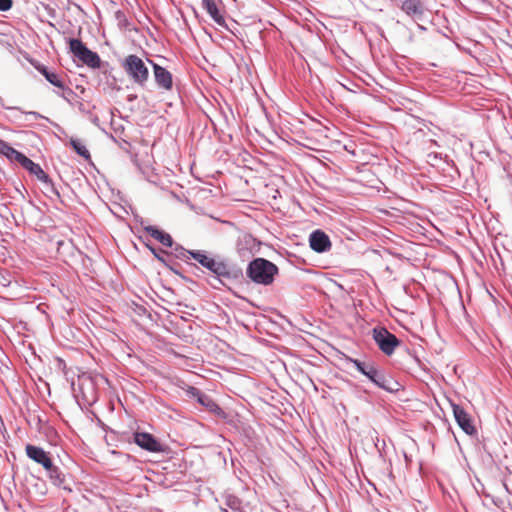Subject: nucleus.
Here are the masks:
<instances>
[{
    "instance_id": "f257e3e1",
    "label": "nucleus",
    "mask_w": 512,
    "mask_h": 512,
    "mask_svg": "<svg viewBox=\"0 0 512 512\" xmlns=\"http://www.w3.org/2000/svg\"><path fill=\"white\" fill-rule=\"evenodd\" d=\"M191 257L212 273V280H208V283L213 288L224 285L223 279L231 280L239 276L240 272L238 270L224 260L215 258L205 250H196L195 253H191Z\"/></svg>"
},
{
    "instance_id": "f03ea898",
    "label": "nucleus",
    "mask_w": 512,
    "mask_h": 512,
    "mask_svg": "<svg viewBox=\"0 0 512 512\" xmlns=\"http://www.w3.org/2000/svg\"><path fill=\"white\" fill-rule=\"evenodd\" d=\"M345 361L353 364L359 373L378 388L389 393H397L401 389V384L380 369L374 361H362L350 356H345Z\"/></svg>"
},
{
    "instance_id": "7ed1b4c3",
    "label": "nucleus",
    "mask_w": 512,
    "mask_h": 512,
    "mask_svg": "<svg viewBox=\"0 0 512 512\" xmlns=\"http://www.w3.org/2000/svg\"><path fill=\"white\" fill-rule=\"evenodd\" d=\"M277 265L265 258H255L249 262L246 268L247 277L254 283L268 286L274 282L278 275Z\"/></svg>"
},
{
    "instance_id": "20e7f679",
    "label": "nucleus",
    "mask_w": 512,
    "mask_h": 512,
    "mask_svg": "<svg viewBox=\"0 0 512 512\" xmlns=\"http://www.w3.org/2000/svg\"><path fill=\"white\" fill-rule=\"evenodd\" d=\"M127 76L138 86L145 87L149 79V70L145 62L137 55L130 54L122 62Z\"/></svg>"
},
{
    "instance_id": "39448f33",
    "label": "nucleus",
    "mask_w": 512,
    "mask_h": 512,
    "mask_svg": "<svg viewBox=\"0 0 512 512\" xmlns=\"http://www.w3.org/2000/svg\"><path fill=\"white\" fill-rule=\"evenodd\" d=\"M70 52L78 58L81 62L87 65L89 68L97 69L101 66V59L99 55L90 50L80 39L70 38L69 39Z\"/></svg>"
},
{
    "instance_id": "423d86ee",
    "label": "nucleus",
    "mask_w": 512,
    "mask_h": 512,
    "mask_svg": "<svg viewBox=\"0 0 512 512\" xmlns=\"http://www.w3.org/2000/svg\"><path fill=\"white\" fill-rule=\"evenodd\" d=\"M372 335L379 349L388 356L392 355L395 348L400 345V340L385 327H375Z\"/></svg>"
},
{
    "instance_id": "0eeeda50",
    "label": "nucleus",
    "mask_w": 512,
    "mask_h": 512,
    "mask_svg": "<svg viewBox=\"0 0 512 512\" xmlns=\"http://www.w3.org/2000/svg\"><path fill=\"white\" fill-rule=\"evenodd\" d=\"M260 242L250 233L241 232L235 243L237 255L242 260H247L259 251Z\"/></svg>"
},
{
    "instance_id": "6e6552de",
    "label": "nucleus",
    "mask_w": 512,
    "mask_h": 512,
    "mask_svg": "<svg viewBox=\"0 0 512 512\" xmlns=\"http://www.w3.org/2000/svg\"><path fill=\"white\" fill-rule=\"evenodd\" d=\"M19 164L28 170L31 174L35 175L39 181H41L47 188L48 191L55 194L57 197H60V194L56 187L54 186V183L52 182L51 178L48 174L44 172V170L41 168V166L35 162H33L30 158H28L26 155L22 157V159L19 161Z\"/></svg>"
},
{
    "instance_id": "1a4fd4ad",
    "label": "nucleus",
    "mask_w": 512,
    "mask_h": 512,
    "mask_svg": "<svg viewBox=\"0 0 512 512\" xmlns=\"http://www.w3.org/2000/svg\"><path fill=\"white\" fill-rule=\"evenodd\" d=\"M35 68L45 77L49 83L62 90L61 93L57 92L59 96L67 101H70V97L75 95V92L71 88L65 86L64 81L57 73L48 70L46 66L41 64L36 65Z\"/></svg>"
},
{
    "instance_id": "9d476101",
    "label": "nucleus",
    "mask_w": 512,
    "mask_h": 512,
    "mask_svg": "<svg viewBox=\"0 0 512 512\" xmlns=\"http://www.w3.org/2000/svg\"><path fill=\"white\" fill-rule=\"evenodd\" d=\"M134 442L142 449L152 452H165L166 447L156 439L152 434L147 432H135L133 434Z\"/></svg>"
},
{
    "instance_id": "9b49d317",
    "label": "nucleus",
    "mask_w": 512,
    "mask_h": 512,
    "mask_svg": "<svg viewBox=\"0 0 512 512\" xmlns=\"http://www.w3.org/2000/svg\"><path fill=\"white\" fill-rule=\"evenodd\" d=\"M4 108L8 112L6 117L18 126H25L26 122L29 121L30 117L33 119H45L47 121H50L47 117L43 116L42 114L36 111L24 112L18 107L10 106Z\"/></svg>"
},
{
    "instance_id": "f8f14e48",
    "label": "nucleus",
    "mask_w": 512,
    "mask_h": 512,
    "mask_svg": "<svg viewBox=\"0 0 512 512\" xmlns=\"http://www.w3.org/2000/svg\"><path fill=\"white\" fill-rule=\"evenodd\" d=\"M454 418L459 425V427L470 436L476 435L477 430L473 425L471 416L456 403H451Z\"/></svg>"
},
{
    "instance_id": "ddd939ff",
    "label": "nucleus",
    "mask_w": 512,
    "mask_h": 512,
    "mask_svg": "<svg viewBox=\"0 0 512 512\" xmlns=\"http://www.w3.org/2000/svg\"><path fill=\"white\" fill-rule=\"evenodd\" d=\"M153 68L154 79L156 85L166 91H170L173 88L172 74L164 67L158 65L152 60H148Z\"/></svg>"
},
{
    "instance_id": "4468645a",
    "label": "nucleus",
    "mask_w": 512,
    "mask_h": 512,
    "mask_svg": "<svg viewBox=\"0 0 512 512\" xmlns=\"http://www.w3.org/2000/svg\"><path fill=\"white\" fill-rule=\"evenodd\" d=\"M309 245L317 253H325L331 248L329 236L322 230L317 229L309 236Z\"/></svg>"
},
{
    "instance_id": "2eb2a0df",
    "label": "nucleus",
    "mask_w": 512,
    "mask_h": 512,
    "mask_svg": "<svg viewBox=\"0 0 512 512\" xmlns=\"http://www.w3.org/2000/svg\"><path fill=\"white\" fill-rule=\"evenodd\" d=\"M26 455L34 462L40 464L44 469L51 468L52 459L43 448L32 444H27L25 447Z\"/></svg>"
},
{
    "instance_id": "dca6fc26",
    "label": "nucleus",
    "mask_w": 512,
    "mask_h": 512,
    "mask_svg": "<svg viewBox=\"0 0 512 512\" xmlns=\"http://www.w3.org/2000/svg\"><path fill=\"white\" fill-rule=\"evenodd\" d=\"M144 230L154 239L159 241L163 246L166 247H173L174 241L170 234L160 230L159 228L155 226H146L144 227Z\"/></svg>"
},
{
    "instance_id": "f3484780",
    "label": "nucleus",
    "mask_w": 512,
    "mask_h": 512,
    "mask_svg": "<svg viewBox=\"0 0 512 512\" xmlns=\"http://www.w3.org/2000/svg\"><path fill=\"white\" fill-rule=\"evenodd\" d=\"M400 8L411 17H421L424 13V7L420 0H404Z\"/></svg>"
},
{
    "instance_id": "a211bd4d",
    "label": "nucleus",
    "mask_w": 512,
    "mask_h": 512,
    "mask_svg": "<svg viewBox=\"0 0 512 512\" xmlns=\"http://www.w3.org/2000/svg\"><path fill=\"white\" fill-rule=\"evenodd\" d=\"M202 6L218 25L225 26V19L221 15L215 0H202Z\"/></svg>"
},
{
    "instance_id": "6ab92c4d",
    "label": "nucleus",
    "mask_w": 512,
    "mask_h": 512,
    "mask_svg": "<svg viewBox=\"0 0 512 512\" xmlns=\"http://www.w3.org/2000/svg\"><path fill=\"white\" fill-rule=\"evenodd\" d=\"M199 404L204 406L209 412L213 413L214 415L225 419L226 413L225 411L207 394L202 396V398L199 400Z\"/></svg>"
},
{
    "instance_id": "aec40b11",
    "label": "nucleus",
    "mask_w": 512,
    "mask_h": 512,
    "mask_svg": "<svg viewBox=\"0 0 512 512\" xmlns=\"http://www.w3.org/2000/svg\"><path fill=\"white\" fill-rule=\"evenodd\" d=\"M0 154L6 156L10 161L18 162L24 156L23 153L17 151L8 142L0 139Z\"/></svg>"
},
{
    "instance_id": "412c9836",
    "label": "nucleus",
    "mask_w": 512,
    "mask_h": 512,
    "mask_svg": "<svg viewBox=\"0 0 512 512\" xmlns=\"http://www.w3.org/2000/svg\"><path fill=\"white\" fill-rule=\"evenodd\" d=\"M48 477L52 481V483L58 487L66 488L65 484V474L61 471V469L51 462V468L45 469Z\"/></svg>"
},
{
    "instance_id": "4be33fe9",
    "label": "nucleus",
    "mask_w": 512,
    "mask_h": 512,
    "mask_svg": "<svg viewBox=\"0 0 512 512\" xmlns=\"http://www.w3.org/2000/svg\"><path fill=\"white\" fill-rule=\"evenodd\" d=\"M224 505L230 510V512H245L242 507V501L235 495H225Z\"/></svg>"
},
{
    "instance_id": "5701e85b",
    "label": "nucleus",
    "mask_w": 512,
    "mask_h": 512,
    "mask_svg": "<svg viewBox=\"0 0 512 512\" xmlns=\"http://www.w3.org/2000/svg\"><path fill=\"white\" fill-rule=\"evenodd\" d=\"M173 254L176 258L187 261L188 259L192 258L191 253H195L196 250H187L184 247H182L179 244H173Z\"/></svg>"
},
{
    "instance_id": "b1692460",
    "label": "nucleus",
    "mask_w": 512,
    "mask_h": 512,
    "mask_svg": "<svg viewBox=\"0 0 512 512\" xmlns=\"http://www.w3.org/2000/svg\"><path fill=\"white\" fill-rule=\"evenodd\" d=\"M70 145L78 155L82 156L85 159L90 158V153L88 149L78 139L71 138Z\"/></svg>"
},
{
    "instance_id": "393cba45",
    "label": "nucleus",
    "mask_w": 512,
    "mask_h": 512,
    "mask_svg": "<svg viewBox=\"0 0 512 512\" xmlns=\"http://www.w3.org/2000/svg\"><path fill=\"white\" fill-rule=\"evenodd\" d=\"M187 393L189 396L195 398L197 402L199 403V400L202 398V396L205 395L201 390H199L196 387L190 386L187 390Z\"/></svg>"
},
{
    "instance_id": "a878e982",
    "label": "nucleus",
    "mask_w": 512,
    "mask_h": 512,
    "mask_svg": "<svg viewBox=\"0 0 512 512\" xmlns=\"http://www.w3.org/2000/svg\"><path fill=\"white\" fill-rule=\"evenodd\" d=\"M115 18L119 21L121 26H126L128 24L127 17L121 10L116 11Z\"/></svg>"
},
{
    "instance_id": "bb28decb",
    "label": "nucleus",
    "mask_w": 512,
    "mask_h": 512,
    "mask_svg": "<svg viewBox=\"0 0 512 512\" xmlns=\"http://www.w3.org/2000/svg\"><path fill=\"white\" fill-rule=\"evenodd\" d=\"M12 0H0V11H8L12 7Z\"/></svg>"
},
{
    "instance_id": "cd10ccee",
    "label": "nucleus",
    "mask_w": 512,
    "mask_h": 512,
    "mask_svg": "<svg viewBox=\"0 0 512 512\" xmlns=\"http://www.w3.org/2000/svg\"><path fill=\"white\" fill-rule=\"evenodd\" d=\"M78 109H79L80 112H82V113H84L86 115H90L91 114L90 105L88 103L79 102Z\"/></svg>"
},
{
    "instance_id": "c85d7f7f",
    "label": "nucleus",
    "mask_w": 512,
    "mask_h": 512,
    "mask_svg": "<svg viewBox=\"0 0 512 512\" xmlns=\"http://www.w3.org/2000/svg\"><path fill=\"white\" fill-rule=\"evenodd\" d=\"M89 117V120L96 126H99L100 124V120H99V117L96 116V115H93L92 113L90 115H88Z\"/></svg>"
},
{
    "instance_id": "c756f323",
    "label": "nucleus",
    "mask_w": 512,
    "mask_h": 512,
    "mask_svg": "<svg viewBox=\"0 0 512 512\" xmlns=\"http://www.w3.org/2000/svg\"><path fill=\"white\" fill-rule=\"evenodd\" d=\"M88 384L90 385L91 387V390H92V394L94 393V387H93V383L91 381H88ZM86 401H94V396L92 395L91 398H87L86 396H84Z\"/></svg>"
},
{
    "instance_id": "7c9ffc66",
    "label": "nucleus",
    "mask_w": 512,
    "mask_h": 512,
    "mask_svg": "<svg viewBox=\"0 0 512 512\" xmlns=\"http://www.w3.org/2000/svg\"><path fill=\"white\" fill-rule=\"evenodd\" d=\"M150 250H151V252L154 254V256H155L157 259H159V260H161V261H162V258H161V257H160V255L156 252V250H155L154 248H150Z\"/></svg>"
}]
</instances>
